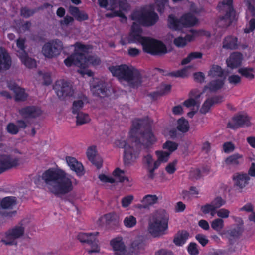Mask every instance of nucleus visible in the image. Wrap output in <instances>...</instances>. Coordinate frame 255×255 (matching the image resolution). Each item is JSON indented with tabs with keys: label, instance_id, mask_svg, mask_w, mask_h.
<instances>
[{
	"label": "nucleus",
	"instance_id": "1",
	"mask_svg": "<svg viewBox=\"0 0 255 255\" xmlns=\"http://www.w3.org/2000/svg\"><path fill=\"white\" fill-rule=\"evenodd\" d=\"M156 140L149 119H135L132 121L128 138L117 140L115 143L117 147L124 149V161L128 164L139 157L142 146L149 148Z\"/></svg>",
	"mask_w": 255,
	"mask_h": 255
},
{
	"label": "nucleus",
	"instance_id": "2",
	"mask_svg": "<svg viewBox=\"0 0 255 255\" xmlns=\"http://www.w3.org/2000/svg\"><path fill=\"white\" fill-rule=\"evenodd\" d=\"M41 178L49 191L55 195H65L73 190L71 179L61 169L49 168L42 173Z\"/></svg>",
	"mask_w": 255,
	"mask_h": 255
},
{
	"label": "nucleus",
	"instance_id": "3",
	"mask_svg": "<svg viewBox=\"0 0 255 255\" xmlns=\"http://www.w3.org/2000/svg\"><path fill=\"white\" fill-rule=\"evenodd\" d=\"M112 75L120 81L127 82L130 87L137 88L142 82V76L140 71L133 66L126 64L112 66L109 67Z\"/></svg>",
	"mask_w": 255,
	"mask_h": 255
},
{
	"label": "nucleus",
	"instance_id": "4",
	"mask_svg": "<svg viewBox=\"0 0 255 255\" xmlns=\"http://www.w3.org/2000/svg\"><path fill=\"white\" fill-rule=\"evenodd\" d=\"M169 215L164 210H156L152 215L148 230L153 237H158L165 234L168 227Z\"/></svg>",
	"mask_w": 255,
	"mask_h": 255
},
{
	"label": "nucleus",
	"instance_id": "5",
	"mask_svg": "<svg viewBox=\"0 0 255 255\" xmlns=\"http://www.w3.org/2000/svg\"><path fill=\"white\" fill-rule=\"evenodd\" d=\"M143 47V51L151 55H162L167 52L165 45L161 41L145 37L139 42Z\"/></svg>",
	"mask_w": 255,
	"mask_h": 255
},
{
	"label": "nucleus",
	"instance_id": "6",
	"mask_svg": "<svg viewBox=\"0 0 255 255\" xmlns=\"http://www.w3.org/2000/svg\"><path fill=\"white\" fill-rule=\"evenodd\" d=\"M131 19L144 26L154 25L158 20V14L153 11L136 10L131 15Z\"/></svg>",
	"mask_w": 255,
	"mask_h": 255
},
{
	"label": "nucleus",
	"instance_id": "7",
	"mask_svg": "<svg viewBox=\"0 0 255 255\" xmlns=\"http://www.w3.org/2000/svg\"><path fill=\"white\" fill-rule=\"evenodd\" d=\"M227 6L228 8V11L224 15L219 17L220 21H224V25L225 27L229 26L234 21H236V11L233 5V0H223L222 2H219L217 5V9L221 11L223 9V7Z\"/></svg>",
	"mask_w": 255,
	"mask_h": 255
},
{
	"label": "nucleus",
	"instance_id": "8",
	"mask_svg": "<svg viewBox=\"0 0 255 255\" xmlns=\"http://www.w3.org/2000/svg\"><path fill=\"white\" fill-rule=\"evenodd\" d=\"M53 89L59 99L62 100L73 96L74 94L72 85L64 79L57 80L53 86Z\"/></svg>",
	"mask_w": 255,
	"mask_h": 255
},
{
	"label": "nucleus",
	"instance_id": "9",
	"mask_svg": "<svg viewBox=\"0 0 255 255\" xmlns=\"http://www.w3.org/2000/svg\"><path fill=\"white\" fill-rule=\"evenodd\" d=\"M62 48V42L58 39H56L45 43L42 47V51L45 57L52 58L59 55Z\"/></svg>",
	"mask_w": 255,
	"mask_h": 255
},
{
	"label": "nucleus",
	"instance_id": "10",
	"mask_svg": "<svg viewBox=\"0 0 255 255\" xmlns=\"http://www.w3.org/2000/svg\"><path fill=\"white\" fill-rule=\"evenodd\" d=\"M24 233V228L22 226H16L8 230L5 234V239L2 241L6 245H13L17 244L15 239L22 236Z\"/></svg>",
	"mask_w": 255,
	"mask_h": 255
},
{
	"label": "nucleus",
	"instance_id": "11",
	"mask_svg": "<svg viewBox=\"0 0 255 255\" xmlns=\"http://www.w3.org/2000/svg\"><path fill=\"white\" fill-rule=\"evenodd\" d=\"M19 159L12 158L10 155H3L0 157V174L17 166Z\"/></svg>",
	"mask_w": 255,
	"mask_h": 255
},
{
	"label": "nucleus",
	"instance_id": "12",
	"mask_svg": "<svg viewBox=\"0 0 255 255\" xmlns=\"http://www.w3.org/2000/svg\"><path fill=\"white\" fill-rule=\"evenodd\" d=\"M20 115L24 119H35L42 113L40 108L36 106H26L18 111Z\"/></svg>",
	"mask_w": 255,
	"mask_h": 255
},
{
	"label": "nucleus",
	"instance_id": "13",
	"mask_svg": "<svg viewBox=\"0 0 255 255\" xmlns=\"http://www.w3.org/2000/svg\"><path fill=\"white\" fill-rule=\"evenodd\" d=\"M250 120L248 116L243 115H237L233 117L232 121L229 122L227 128L236 129L244 126H249Z\"/></svg>",
	"mask_w": 255,
	"mask_h": 255
},
{
	"label": "nucleus",
	"instance_id": "14",
	"mask_svg": "<svg viewBox=\"0 0 255 255\" xmlns=\"http://www.w3.org/2000/svg\"><path fill=\"white\" fill-rule=\"evenodd\" d=\"M142 33V30L139 24L136 22H133L131 28V31L129 33L128 42L129 43H138L145 37L142 36L141 34Z\"/></svg>",
	"mask_w": 255,
	"mask_h": 255
},
{
	"label": "nucleus",
	"instance_id": "15",
	"mask_svg": "<svg viewBox=\"0 0 255 255\" xmlns=\"http://www.w3.org/2000/svg\"><path fill=\"white\" fill-rule=\"evenodd\" d=\"M88 160L94 165L97 169H100L103 165L102 158L97 154L96 146H92L87 149L86 152Z\"/></svg>",
	"mask_w": 255,
	"mask_h": 255
},
{
	"label": "nucleus",
	"instance_id": "16",
	"mask_svg": "<svg viewBox=\"0 0 255 255\" xmlns=\"http://www.w3.org/2000/svg\"><path fill=\"white\" fill-rule=\"evenodd\" d=\"M91 90L94 96L100 98L108 96L110 92L106 83L102 81H98L96 84L91 85Z\"/></svg>",
	"mask_w": 255,
	"mask_h": 255
},
{
	"label": "nucleus",
	"instance_id": "17",
	"mask_svg": "<svg viewBox=\"0 0 255 255\" xmlns=\"http://www.w3.org/2000/svg\"><path fill=\"white\" fill-rule=\"evenodd\" d=\"M83 59H84V54L76 52L66 58L64 63L67 67L75 65L82 69Z\"/></svg>",
	"mask_w": 255,
	"mask_h": 255
},
{
	"label": "nucleus",
	"instance_id": "18",
	"mask_svg": "<svg viewBox=\"0 0 255 255\" xmlns=\"http://www.w3.org/2000/svg\"><path fill=\"white\" fill-rule=\"evenodd\" d=\"M232 180L234 186L242 190L249 184L250 178L247 173L238 172L233 175Z\"/></svg>",
	"mask_w": 255,
	"mask_h": 255
},
{
	"label": "nucleus",
	"instance_id": "19",
	"mask_svg": "<svg viewBox=\"0 0 255 255\" xmlns=\"http://www.w3.org/2000/svg\"><path fill=\"white\" fill-rule=\"evenodd\" d=\"M66 161L70 169L74 171L77 176H82L84 174V169L82 164L74 157L67 156Z\"/></svg>",
	"mask_w": 255,
	"mask_h": 255
},
{
	"label": "nucleus",
	"instance_id": "20",
	"mask_svg": "<svg viewBox=\"0 0 255 255\" xmlns=\"http://www.w3.org/2000/svg\"><path fill=\"white\" fill-rule=\"evenodd\" d=\"M11 66V58L6 50L0 47V71L7 70Z\"/></svg>",
	"mask_w": 255,
	"mask_h": 255
},
{
	"label": "nucleus",
	"instance_id": "21",
	"mask_svg": "<svg viewBox=\"0 0 255 255\" xmlns=\"http://www.w3.org/2000/svg\"><path fill=\"white\" fill-rule=\"evenodd\" d=\"M242 60V54L238 52H234L232 53L226 60V64L228 67L235 69L241 66Z\"/></svg>",
	"mask_w": 255,
	"mask_h": 255
},
{
	"label": "nucleus",
	"instance_id": "22",
	"mask_svg": "<svg viewBox=\"0 0 255 255\" xmlns=\"http://www.w3.org/2000/svg\"><path fill=\"white\" fill-rule=\"evenodd\" d=\"M101 218L104 219L105 221L106 225L112 229H116L119 226V216L115 212L106 214Z\"/></svg>",
	"mask_w": 255,
	"mask_h": 255
},
{
	"label": "nucleus",
	"instance_id": "23",
	"mask_svg": "<svg viewBox=\"0 0 255 255\" xmlns=\"http://www.w3.org/2000/svg\"><path fill=\"white\" fill-rule=\"evenodd\" d=\"M180 18L182 28L193 27L195 26L198 21L197 18L189 12L183 14Z\"/></svg>",
	"mask_w": 255,
	"mask_h": 255
},
{
	"label": "nucleus",
	"instance_id": "24",
	"mask_svg": "<svg viewBox=\"0 0 255 255\" xmlns=\"http://www.w3.org/2000/svg\"><path fill=\"white\" fill-rule=\"evenodd\" d=\"M9 87L15 93V101L23 102L27 100L28 95L25 92L24 89L19 87L16 84L10 85Z\"/></svg>",
	"mask_w": 255,
	"mask_h": 255
},
{
	"label": "nucleus",
	"instance_id": "25",
	"mask_svg": "<svg viewBox=\"0 0 255 255\" xmlns=\"http://www.w3.org/2000/svg\"><path fill=\"white\" fill-rule=\"evenodd\" d=\"M225 81V77L213 80L205 86L204 89H208L211 92H216L223 87Z\"/></svg>",
	"mask_w": 255,
	"mask_h": 255
},
{
	"label": "nucleus",
	"instance_id": "26",
	"mask_svg": "<svg viewBox=\"0 0 255 255\" xmlns=\"http://www.w3.org/2000/svg\"><path fill=\"white\" fill-rule=\"evenodd\" d=\"M189 236V234L187 231H179L175 235L173 242L177 246H182L186 242Z\"/></svg>",
	"mask_w": 255,
	"mask_h": 255
},
{
	"label": "nucleus",
	"instance_id": "27",
	"mask_svg": "<svg viewBox=\"0 0 255 255\" xmlns=\"http://www.w3.org/2000/svg\"><path fill=\"white\" fill-rule=\"evenodd\" d=\"M70 14L78 21H83L89 19L87 13L84 11H80L77 7L70 6L69 8Z\"/></svg>",
	"mask_w": 255,
	"mask_h": 255
},
{
	"label": "nucleus",
	"instance_id": "28",
	"mask_svg": "<svg viewBox=\"0 0 255 255\" xmlns=\"http://www.w3.org/2000/svg\"><path fill=\"white\" fill-rule=\"evenodd\" d=\"M167 22L168 26L170 29L177 31L182 29L181 18L178 19L172 14L168 16Z\"/></svg>",
	"mask_w": 255,
	"mask_h": 255
},
{
	"label": "nucleus",
	"instance_id": "29",
	"mask_svg": "<svg viewBox=\"0 0 255 255\" xmlns=\"http://www.w3.org/2000/svg\"><path fill=\"white\" fill-rule=\"evenodd\" d=\"M238 38L233 36L226 37L223 41V48L226 49L234 50L238 48Z\"/></svg>",
	"mask_w": 255,
	"mask_h": 255
},
{
	"label": "nucleus",
	"instance_id": "30",
	"mask_svg": "<svg viewBox=\"0 0 255 255\" xmlns=\"http://www.w3.org/2000/svg\"><path fill=\"white\" fill-rule=\"evenodd\" d=\"M208 75L212 77H225L224 70L220 66L215 64L212 65Z\"/></svg>",
	"mask_w": 255,
	"mask_h": 255
},
{
	"label": "nucleus",
	"instance_id": "31",
	"mask_svg": "<svg viewBox=\"0 0 255 255\" xmlns=\"http://www.w3.org/2000/svg\"><path fill=\"white\" fill-rule=\"evenodd\" d=\"M21 62L27 68L31 69L36 66L35 59L30 58L27 52H23L22 54L18 55Z\"/></svg>",
	"mask_w": 255,
	"mask_h": 255
},
{
	"label": "nucleus",
	"instance_id": "32",
	"mask_svg": "<svg viewBox=\"0 0 255 255\" xmlns=\"http://www.w3.org/2000/svg\"><path fill=\"white\" fill-rule=\"evenodd\" d=\"M238 72L243 77L249 80L255 78V70L251 67H241L238 69Z\"/></svg>",
	"mask_w": 255,
	"mask_h": 255
},
{
	"label": "nucleus",
	"instance_id": "33",
	"mask_svg": "<svg viewBox=\"0 0 255 255\" xmlns=\"http://www.w3.org/2000/svg\"><path fill=\"white\" fill-rule=\"evenodd\" d=\"M98 232H95L92 233H83L80 232L77 235L78 240L81 243H89L93 237L97 236L99 235Z\"/></svg>",
	"mask_w": 255,
	"mask_h": 255
},
{
	"label": "nucleus",
	"instance_id": "34",
	"mask_svg": "<svg viewBox=\"0 0 255 255\" xmlns=\"http://www.w3.org/2000/svg\"><path fill=\"white\" fill-rule=\"evenodd\" d=\"M110 245L115 251L122 252L125 250V245L121 237H118L110 241Z\"/></svg>",
	"mask_w": 255,
	"mask_h": 255
},
{
	"label": "nucleus",
	"instance_id": "35",
	"mask_svg": "<svg viewBox=\"0 0 255 255\" xmlns=\"http://www.w3.org/2000/svg\"><path fill=\"white\" fill-rule=\"evenodd\" d=\"M243 158V156L236 153L227 157L225 160V164L228 165H238L240 164V160Z\"/></svg>",
	"mask_w": 255,
	"mask_h": 255
},
{
	"label": "nucleus",
	"instance_id": "36",
	"mask_svg": "<svg viewBox=\"0 0 255 255\" xmlns=\"http://www.w3.org/2000/svg\"><path fill=\"white\" fill-rule=\"evenodd\" d=\"M96 237L97 236L93 237L92 240L88 244V245L90 246V248H87L86 251L89 254L100 252V247L98 245L99 241L96 239Z\"/></svg>",
	"mask_w": 255,
	"mask_h": 255
},
{
	"label": "nucleus",
	"instance_id": "37",
	"mask_svg": "<svg viewBox=\"0 0 255 255\" xmlns=\"http://www.w3.org/2000/svg\"><path fill=\"white\" fill-rule=\"evenodd\" d=\"M158 200V198L156 195L148 194L143 198L141 202L143 204L144 207L146 208L149 206L156 204Z\"/></svg>",
	"mask_w": 255,
	"mask_h": 255
},
{
	"label": "nucleus",
	"instance_id": "38",
	"mask_svg": "<svg viewBox=\"0 0 255 255\" xmlns=\"http://www.w3.org/2000/svg\"><path fill=\"white\" fill-rule=\"evenodd\" d=\"M100 62L101 60L99 58L93 56H86L84 55V59L83 60L82 69L87 68L89 63L94 65H98L100 64Z\"/></svg>",
	"mask_w": 255,
	"mask_h": 255
},
{
	"label": "nucleus",
	"instance_id": "39",
	"mask_svg": "<svg viewBox=\"0 0 255 255\" xmlns=\"http://www.w3.org/2000/svg\"><path fill=\"white\" fill-rule=\"evenodd\" d=\"M76 125H82L89 123L90 121V118L88 114L82 112L76 113Z\"/></svg>",
	"mask_w": 255,
	"mask_h": 255
},
{
	"label": "nucleus",
	"instance_id": "40",
	"mask_svg": "<svg viewBox=\"0 0 255 255\" xmlns=\"http://www.w3.org/2000/svg\"><path fill=\"white\" fill-rule=\"evenodd\" d=\"M16 204V198L14 197H6L1 201L0 205L3 209L12 208Z\"/></svg>",
	"mask_w": 255,
	"mask_h": 255
},
{
	"label": "nucleus",
	"instance_id": "41",
	"mask_svg": "<svg viewBox=\"0 0 255 255\" xmlns=\"http://www.w3.org/2000/svg\"><path fill=\"white\" fill-rule=\"evenodd\" d=\"M155 154L157 156L158 159L155 162H158L159 166H160L161 163H165L168 161L170 153L162 150H157L155 152Z\"/></svg>",
	"mask_w": 255,
	"mask_h": 255
},
{
	"label": "nucleus",
	"instance_id": "42",
	"mask_svg": "<svg viewBox=\"0 0 255 255\" xmlns=\"http://www.w3.org/2000/svg\"><path fill=\"white\" fill-rule=\"evenodd\" d=\"M177 129L182 133H186L189 129V125L188 121L182 118L177 121Z\"/></svg>",
	"mask_w": 255,
	"mask_h": 255
},
{
	"label": "nucleus",
	"instance_id": "43",
	"mask_svg": "<svg viewBox=\"0 0 255 255\" xmlns=\"http://www.w3.org/2000/svg\"><path fill=\"white\" fill-rule=\"evenodd\" d=\"M191 35H187L185 37H178L174 40V44L178 47H184L187 44V41H190L192 40Z\"/></svg>",
	"mask_w": 255,
	"mask_h": 255
},
{
	"label": "nucleus",
	"instance_id": "44",
	"mask_svg": "<svg viewBox=\"0 0 255 255\" xmlns=\"http://www.w3.org/2000/svg\"><path fill=\"white\" fill-rule=\"evenodd\" d=\"M242 233L241 227L237 226L227 231V234L230 240L238 238Z\"/></svg>",
	"mask_w": 255,
	"mask_h": 255
},
{
	"label": "nucleus",
	"instance_id": "45",
	"mask_svg": "<svg viewBox=\"0 0 255 255\" xmlns=\"http://www.w3.org/2000/svg\"><path fill=\"white\" fill-rule=\"evenodd\" d=\"M113 175L116 177L120 182H124L125 181H129L128 177L125 176V172L119 168H116L113 172Z\"/></svg>",
	"mask_w": 255,
	"mask_h": 255
},
{
	"label": "nucleus",
	"instance_id": "46",
	"mask_svg": "<svg viewBox=\"0 0 255 255\" xmlns=\"http://www.w3.org/2000/svg\"><path fill=\"white\" fill-rule=\"evenodd\" d=\"M75 52L74 53H81L85 55H87V54L89 52V50L90 48V46L88 45H84L79 42H76L75 44Z\"/></svg>",
	"mask_w": 255,
	"mask_h": 255
},
{
	"label": "nucleus",
	"instance_id": "47",
	"mask_svg": "<svg viewBox=\"0 0 255 255\" xmlns=\"http://www.w3.org/2000/svg\"><path fill=\"white\" fill-rule=\"evenodd\" d=\"M165 76H169L175 77L184 78L187 76V70L186 68H184L181 70L171 72L170 73H164Z\"/></svg>",
	"mask_w": 255,
	"mask_h": 255
},
{
	"label": "nucleus",
	"instance_id": "48",
	"mask_svg": "<svg viewBox=\"0 0 255 255\" xmlns=\"http://www.w3.org/2000/svg\"><path fill=\"white\" fill-rule=\"evenodd\" d=\"M123 223L126 227L132 228L137 223L136 218L132 215H129L125 218Z\"/></svg>",
	"mask_w": 255,
	"mask_h": 255
},
{
	"label": "nucleus",
	"instance_id": "49",
	"mask_svg": "<svg viewBox=\"0 0 255 255\" xmlns=\"http://www.w3.org/2000/svg\"><path fill=\"white\" fill-rule=\"evenodd\" d=\"M211 226L213 229L219 232L224 228V220L221 218L215 219L211 222Z\"/></svg>",
	"mask_w": 255,
	"mask_h": 255
},
{
	"label": "nucleus",
	"instance_id": "50",
	"mask_svg": "<svg viewBox=\"0 0 255 255\" xmlns=\"http://www.w3.org/2000/svg\"><path fill=\"white\" fill-rule=\"evenodd\" d=\"M37 11L36 8L29 9L27 7H22L20 9V15L24 18H28L33 15Z\"/></svg>",
	"mask_w": 255,
	"mask_h": 255
},
{
	"label": "nucleus",
	"instance_id": "51",
	"mask_svg": "<svg viewBox=\"0 0 255 255\" xmlns=\"http://www.w3.org/2000/svg\"><path fill=\"white\" fill-rule=\"evenodd\" d=\"M178 147V144L177 143L170 140L166 141L162 145V148L168 150L169 151L168 152L170 154L175 151Z\"/></svg>",
	"mask_w": 255,
	"mask_h": 255
},
{
	"label": "nucleus",
	"instance_id": "52",
	"mask_svg": "<svg viewBox=\"0 0 255 255\" xmlns=\"http://www.w3.org/2000/svg\"><path fill=\"white\" fill-rule=\"evenodd\" d=\"M84 106V102L82 100L74 101L72 104V113L75 115L80 112V111Z\"/></svg>",
	"mask_w": 255,
	"mask_h": 255
},
{
	"label": "nucleus",
	"instance_id": "53",
	"mask_svg": "<svg viewBox=\"0 0 255 255\" xmlns=\"http://www.w3.org/2000/svg\"><path fill=\"white\" fill-rule=\"evenodd\" d=\"M201 211L205 214L210 213L212 216H214L216 213L215 207L213 206L212 203L206 204L201 207Z\"/></svg>",
	"mask_w": 255,
	"mask_h": 255
},
{
	"label": "nucleus",
	"instance_id": "54",
	"mask_svg": "<svg viewBox=\"0 0 255 255\" xmlns=\"http://www.w3.org/2000/svg\"><path fill=\"white\" fill-rule=\"evenodd\" d=\"M213 105L212 100L210 98H208L202 105L200 109V112L204 114H206Z\"/></svg>",
	"mask_w": 255,
	"mask_h": 255
},
{
	"label": "nucleus",
	"instance_id": "55",
	"mask_svg": "<svg viewBox=\"0 0 255 255\" xmlns=\"http://www.w3.org/2000/svg\"><path fill=\"white\" fill-rule=\"evenodd\" d=\"M143 164L146 166V168L153 167V159L152 155L150 154L144 156L142 159Z\"/></svg>",
	"mask_w": 255,
	"mask_h": 255
},
{
	"label": "nucleus",
	"instance_id": "56",
	"mask_svg": "<svg viewBox=\"0 0 255 255\" xmlns=\"http://www.w3.org/2000/svg\"><path fill=\"white\" fill-rule=\"evenodd\" d=\"M155 2L157 11L162 13L164 11L165 5L168 3V0H155Z\"/></svg>",
	"mask_w": 255,
	"mask_h": 255
},
{
	"label": "nucleus",
	"instance_id": "57",
	"mask_svg": "<svg viewBox=\"0 0 255 255\" xmlns=\"http://www.w3.org/2000/svg\"><path fill=\"white\" fill-rule=\"evenodd\" d=\"M255 29V19L251 18L248 24H247L246 27L244 29V32L246 34H249L253 32Z\"/></svg>",
	"mask_w": 255,
	"mask_h": 255
},
{
	"label": "nucleus",
	"instance_id": "58",
	"mask_svg": "<svg viewBox=\"0 0 255 255\" xmlns=\"http://www.w3.org/2000/svg\"><path fill=\"white\" fill-rule=\"evenodd\" d=\"M7 131L12 134H17L19 132L18 127L16 125L13 123H9L8 124L6 127Z\"/></svg>",
	"mask_w": 255,
	"mask_h": 255
},
{
	"label": "nucleus",
	"instance_id": "59",
	"mask_svg": "<svg viewBox=\"0 0 255 255\" xmlns=\"http://www.w3.org/2000/svg\"><path fill=\"white\" fill-rule=\"evenodd\" d=\"M25 44V39L24 38H19L16 40V45L17 47L19 49L20 51H18V55L20 54H22L23 52H26L25 51L26 46Z\"/></svg>",
	"mask_w": 255,
	"mask_h": 255
},
{
	"label": "nucleus",
	"instance_id": "60",
	"mask_svg": "<svg viewBox=\"0 0 255 255\" xmlns=\"http://www.w3.org/2000/svg\"><path fill=\"white\" fill-rule=\"evenodd\" d=\"M133 199L134 197L132 195L124 197L121 200L122 206L123 208H127L132 203Z\"/></svg>",
	"mask_w": 255,
	"mask_h": 255
},
{
	"label": "nucleus",
	"instance_id": "61",
	"mask_svg": "<svg viewBox=\"0 0 255 255\" xmlns=\"http://www.w3.org/2000/svg\"><path fill=\"white\" fill-rule=\"evenodd\" d=\"M211 203L216 210V209L219 208L223 205H225L226 201L225 200L223 199L222 197L218 196L212 201Z\"/></svg>",
	"mask_w": 255,
	"mask_h": 255
},
{
	"label": "nucleus",
	"instance_id": "62",
	"mask_svg": "<svg viewBox=\"0 0 255 255\" xmlns=\"http://www.w3.org/2000/svg\"><path fill=\"white\" fill-rule=\"evenodd\" d=\"M177 163V160H174L171 162H170L166 167V171L170 174H173L176 170V166Z\"/></svg>",
	"mask_w": 255,
	"mask_h": 255
},
{
	"label": "nucleus",
	"instance_id": "63",
	"mask_svg": "<svg viewBox=\"0 0 255 255\" xmlns=\"http://www.w3.org/2000/svg\"><path fill=\"white\" fill-rule=\"evenodd\" d=\"M187 249L189 254L191 255H197L199 254L197 244L195 243H190L188 246Z\"/></svg>",
	"mask_w": 255,
	"mask_h": 255
},
{
	"label": "nucleus",
	"instance_id": "64",
	"mask_svg": "<svg viewBox=\"0 0 255 255\" xmlns=\"http://www.w3.org/2000/svg\"><path fill=\"white\" fill-rule=\"evenodd\" d=\"M190 178L192 180H198L201 177V172L199 168L193 169L190 171L189 174Z\"/></svg>",
	"mask_w": 255,
	"mask_h": 255
}]
</instances>
